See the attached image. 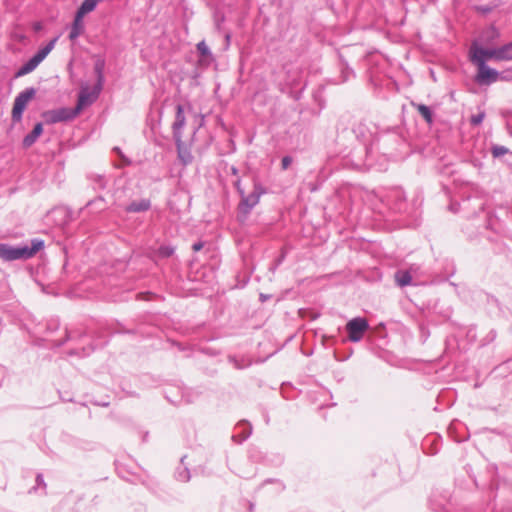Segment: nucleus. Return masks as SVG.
Returning a JSON list of instances; mask_svg holds the SVG:
<instances>
[{"mask_svg": "<svg viewBox=\"0 0 512 512\" xmlns=\"http://www.w3.org/2000/svg\"><path fill=\"white\" fill-rule=\"evenodd\" d=\"M44 248V240L40 238L31 239L30 245L12 246L0 242V259L3 261L27 260Z\"/></svg>", "mask_w": 512, "mask_h": 512, "instance_id": "f257e3e1", "label": "nucleus"}, {"mask_svg": "<svg viewBox=\"0 0 512 512\" xmlns=\"http://www.w3.org/2000/svg\"><path fill=\"white\" fill-rule=\"evenodd\" d=\"M266 193V189L259 182H254L253 191L250 194L245 192L240 196L241 200L238 204L239 213L247 216L252 209L259 203L260 197Z\"/></svg>", "mask_w": 512, "mask_h": 512, "instance_id": "f03ea898", "label": "nucleus"}, {"mask_svg": "<svg viewBox=\"0 0 512 512\" xmlns=\"http://www.w3.org/2000/svg\"><path fill=\"white\" fill-rule=\"evenodd\" d=\"M36 89L29 87L20 92L14 99L12 108V121L18 123L22 120L23 112L26 109L28 102L35 96Z\"/></svg>", "mask_w": 512, "mask_h": 512, "instance_id": "7ed1b4c3", "label": "nucleus"}, {"mask_svg": "<svg viewBox=\"0 0 512 512\" xmlns=\"http://www.w3.org/2000/svg\"><path fill=\"white\" fill-rule=\"evenodd\" d=\"M489 59L495 60H504L502 46L498 48H483L476 45L471 47V55L470 60L474 64H480V61L483 60V63L486 64V61Z\"/></svg>", "mask_w": 512, "mask_h": 512, "instance_id": "20e7f679", "label": "nucleus"}, {"mask_svg": "<svg viewBox=\"0 0 512 512\" xmlns=\"http://www.w3.org/2000/svg\"><path fill=\"white\" fill-rule=\"evenodd\" d=\"M369 328L368 321L363 317H356L351 319L346 324V331L348 333V339L351 342H359L362 340L365 332Z\"/></svg>", "mask_w": 512, "mask_h": 512, "instance_id": "39448f33", "label": "nucleus"}, {"mask_svg": "<svg viewBox=\"0 0 512 512\" xmlns=\"http://www.w3.org/2000/svg\"><path fill=\"white\" fill-rule=\"evenodd\" d=\"M103 88L94 85L90 90L88 86H82L78 95L76 110L78 113L87 106L92 105L101 94Z\"/></svg>", "mask_w": 512, "mask_h": 512, "instance_id": "423d86ee", "label": "nucleus"}, {"mask_svg": "<svg viewBox=\"0 0 512 512\" xmlns=\"http://www.w3.org/2000/svg\"><path fill=\"white\" fill-rule=\"evenodd\" d=\"M475 65L478 68L475 81L479 85H490L498 80L499 72L484 64L483 60L480 61V64Z\"/></svg>", "mask_w": 512, "mask_h": 512, "instance_id": "0eeeda50", "label": "nucleus"}, {"mask_svg": "<svg viewBox=\"0 0 512 512\" xmlns=\"http://www.w3.org/2000/svg\"><path fill=\"white\" fill-rule=\"evenodd\" d=\"M79 113L76 108H59L47 112L50 123H58L73 120Z\"/></svg>", "mask_w": 512, "mask_h": 512, "instance_id": "6e6552de", "label": "nucleus"}, {"mask_svg": "<svg viewBox=\"0 0 512 512\" xmlns=\"http://www.w3.org/2000/svg\"><path fill=\"white\" fill-rule=\"evenodd\" d=\"M186 124V117L184 114V108L181 104L176 106L175 121L172 124L173 138L175 142H180L182 138V130Z\"/></svg>", "mask_w": 512, "mask_h": 512, "instance_id": "1a4fd4ad", "label": "nucleus"}, {"mask_svg": "<svg viewBox=\"0 0 512 512\" xmlns=\"http://www.w3.org/2000/svg\"><path fill=\"white\" fill-rule=\"evenodd\" d=\"M353 133L366 148L372 136V132L370 131L369 127L365 123L359 122L353 127Z\"/></svg>", "mask_w": 512, "mask_h": 512, "instance_id": "9d476101", "label": "nucleus"}, {"mask_svg": "<svg viewBox=\"0 0 512 512\" xmlns=\"http://www.w3.org/2000/svg\"><path fill=\"white\" fill-rule=\"evenodd\" d=\"M42 132L43 125L41 122H39L34 126L33 130L23 138L22 146L24 148L31 147L37 141Z\"/></svg>", "mask_w": 512, "mask_h": 512, "instance_id": "9b49d317", "label": "nucleus"}, {"mask_svg": "<svg viewBox=\"0 0 512 512\" xmlns=\"http://www.w3.org/2000/svg\"><path fill=\"white\" fill-rule=\"evenodd\" d=\"M105 59L98 58L94 63V73L96 76V83L94 85L103 88L105 83V76H104V70H105Z\"/></svg>", "mask_w": 512, "mask_h": 512, "instance_id": "f8f14e48", "label": "nucleus"}, {"mask_svg": "<svg viewBox=\"0 0 512 512\" xmlns=\"http://www.w3.org/2000/svg\"><path fill=\"white\" fill-rule=\"evenodd\" d=\"M178 152L179 160L182 162L183 165H188L192 163L193 156L190 152V150L185 147L182 138H180V142H175Z\"/></svg>", "mask_w": 512, "mask_h": 512, "instance_id": "ddd939ff", "label": "nucleus"}, {"mask_svg": "<svg viewBox=\"0 0 512 512\" xmlns=\"http://www.w3.org/2000/svg\"><path fill=\"white\" fill-rule=\"evenodd\" d=\"M84 32V23L83 17H78V14H75L74 21L72 23L69 39L71 41L76 40L82 33Z\"/></svg>", "mask_w": 512, "mask_h": 512, "instance_id": "4468645a", "label": "nucleus"}, {"mask_svg": "<svg viewBox=\"0 0 512 512\" xmlns=\"http://www.w3.org/2000/svg\"><path fill=\"white\" fill-rule=\"evenodd\" d=\"M151 202L148 199H141L140 201H133L125 208L126 212L139 213L149 210Z\"/></svg>", "mask_w": 512, "mask_h": 512, "instance_id": "2eb2a0df", "label": "nucleus"}, {"mask_svg": "<svg viewBox=\"0 0 512 512\" xmlns=\"http://www.w3.org/2000/svg\"><path fill=\"white\" fill-rule=\"evenodd\" d=\"M57 40H58V38L55 37V38L51 39L44 47L40 48L37 51V53L32 57L35 60V62L40 64L47 57V55L53 50Z\"/></svg>", "mask_w": 512, "mask_h": 512, "instance_id": "dca6fc26", "label": "nucleus"}, {"mask_svg": "<svg viewBox=\"0 0 512 512\" xmlns=\"http://www.w3.org/2000/svg\"><path fill=\"white\" fill-rule=\"evenodd\" d=\"M57 40H58V38L55 37V38L51 39L44 47L40 48L37 51V53L32 57L35 60V62L40 64L47 57V55L53 50Z\"/></svg>", "mask_w": 512, "mask_h": 512, "instance_id": "f3484780", "label": "nucleus"}, {"mask_svg": "<svg viewBox=\"0 0 512 512\" xmlns=\"http://www.w3.org/2000/svg\"><path fill=\"white\" fill-rule=\"evenodd\" d=\"M38 65L39 64L35 62L33 58H30L16 71L15 77L19 78L33 72L38 67Z\"/></svg>", "mask_w": 512, "mask_h": 512, "instance_id": "a211bd4d", "label": "nucleus"}, {"mask_svg": "<svg viewBox=\"0 0 512 512\" xmlns=\"http://www.w3.org/2000/svg\"><path fill=\"white\" fill-rule=\"evenodd\" d=\"M97 2L98 0H84L76 12L78 17H84L85 14L92 12L96 8Z\"/></svg>", "mask_w": 512, "mask_h": 512, "instance_id": "6ab92c4d", "label": "nucleus"}, {"mask_svg": "<svg viewBox=\"0 0 512 512\" xmlns=\"http://www.w3.org/2000/svg\"><path fill=\"white\" fill-rule=\"evenodd\" d=\"M395 281L400 287L410 285L412 282V276L408 271H397L395 273Z\"/></svg>", "mask_w": 512, "mask_h": 512, "instance_id": "aec40b11", "label": "nucleus"}, {"mask_svg": "<svg viewBox=\"0 0 512 512\" xmlns=\"http://www.w3.org/2000/svg\"><path fill=\"white\" fill-rule=\"evenodd\" d=\"M491 154L494 158H501L505 155H510L512 157V151L509 150L507 147L493 144L491 146Z\"/></svg>", "mask_w": 512, "mask_h": 512, "instance_id": "412c9836", "label": "nucleus"}, {"mask_svg": "<svg viewBox=\"0 0 512 512\" xmlns=\"http://www.w3.org/2000/svg\"><path fill=\"white\" fill-rule=\"evenodd\" d=\"M416 109L428 124H431L433 122V113L430 107L424 104H418L416 106Z\"/></svg>", "mask_w": 512, "mask_h": 512, "instance_id": "4be33fe9", "label": "nucleus"}, {"mask_svg": "<svg viewBox=\"0 0 512 512\" xmlns=\"http://www.w3.org/2000/svg\"><path fill=\"white\" fill-rule=\"evenodd\" d=\"M252 433L251 425H247L242 431L232 436V440L238 444L243 443Z\"/></svg>", "mask_w": 512, "mask_h": 512, "instance_id": "5701e85b", "label": "nucleus"}, {"mask_svg": "<svg viewBox=\"0 0 512 512\" xmlns=\"http://www.w3.org/2000/svg\"><path fill=\"white\" fill-rule=\"evenodd\" d=\"M86 206L93 209L95 212H100L105 209L106 204L103 197H97L89 201Z\"/></svg>", "mask_w": 512, "mask_h": 512, "instance_id": "b1692460", "label": "nucleus"}, {"mask_svg": "<svg viewBox=\"0 0 512 512\" xmlns=\"http://www.w3.org/2000/svg\"><path fill=\"white\" fill-rule=\"evenodd\" d=\"M116 470L121 478L129 482H136V480L138 479V477L135 474L128 472L123 465H117Z\"/></svg>", "mask_w": 512, "mask_h": 512, "instance_id": "393cba45", "label": "nucleus"}, {"mask_svg": "<svg viewBox=\"0 0 512 512\" xmlns=\"http://www.w3.org/2000/svg\"><path fill=\"white\" fill-rule=\"evenodd\" d=\"M390 197L395 199V201L397 202L396 203L397 209L401 210L402 209V203L406 199L404 191H402L401 189H395V190H393L391 192Z\"/></svg>", "mask_w": 512, "mask_h": 512, "instance_id": "a878e982", "label": "nucleus"}, {"mask_svg": "<svg viewBox=\"0 0 512 512\" xmlns=\"http://www.w3.org/2000/svg\"><path fill=\"white\" fill-rule=\"evenodd\" d=\"M355 76L353 69L348 67L346 63H341L342 82H346Z\"/></svg>", "mask_w": 512, "mask_h": 512, "instance_id": "bb28decb", "label": "nucleus"}, {"mask_svg": "<svg viewBox=\"0 0 512 512\" xmlns=\"http://www.w3.org/2000/svg\"><path fill=\"white\" fill-rule=\"evenodd\" d=\"M176 478L181 482H188L190 480V471L187 467L178 468L176 471Z\"/></svg>", "mask_w": 512, "mask_h": 512, "instance_id": "cd10ccee", "label": "nucleus"}, {"mask_svg": "<svg viewBox=\"0 0 512 512\" xmlns=\"http://www.w3.org/2000/svg\"><path fill=\"white\" fill-rule=\"evenodd\" d=\"M174 247L170 245H162L159 247L158 254L160 257L168 258L174 254Z\"/></svg>", "mask_w": 512, "mask_h": 512, "instance_id": "c85d7f7f", "label": "nucleus"}, {"mask_svg": "<svg viewBox=\"0 0 512 512\" xmlns=\"http://www.w3.org/2000/svg\"><path fill=\"white\" fill-rule=\"evenodd\" d=\"M485 115V111H480L479 113L472 115L470 118V124L472 126L480 125L483 122Z\"/></svg>", "mask_w": 512, "mask_h": 512, "instance_id": "c756f323", "label": "nucleus"}, {"mask_svg": "<svg viewBox=\"0 0 512 512\" xmlns=\"http://www.w3.org/2000/svg\"><path fill=\"white\" fill-rule=\"evenodd\" d=\"M197 51L200 53L201 56L208 57L211 56V51L209 47L206 45L205 41H200L197 44Z\"/></svg>", "mask_w": 512, "mask_h": 512, "instance_id": "7c9ffc66", "label": "nucleus"}, {"mask_svg": "<svg viewBox=\"0 0 512 512\" xmlns=\"http://www.w3.org/2000/svg\"><path fill=\"white\" fill-rule=\"evenodd\" d=\"M36 485L32 488L33 491H38V489L46 490V483L44 481L43 475L41 473L36 476Z\"/></svg>", "mask_w": 512, "mask_h": 512, "instance_id": "2f4dec72", "label": "nucleus"}, {"mask_svg": "<svg viewBox=\"0 0 512 512\" xmlns=\"http://www.w3.org/2000/svg\"><path fill=\"white\" fill-rule=\"evenodd\" d=\"M502 52L504 60H512V41L502 45Z\"/></svg>", "mask_w": 512, "mask_h": 512, "instance_id": "473e14b6", "label": "nucleus"}, {"mask_svg": "<svg viewBox=\"0 0 512 512\" xmlns=\"http://www.w3.org/2000/svg\"><path fill=\"white\" fill-rule=\"evenodd\" d=\"M293 159L291 156H284L281 160V166L283 170L288 169V167L291 165Z\"/></svg>", "mask_w": 512, "mask_h": 512, "instance_id": "72a5a7b5", "label": "nucleus"}, {"mask_svg": "<svg viewBox=\"0 0 512 512\" xmlns=\"http://www.w3.org/2000/svg\"><path fill=\"white\" fill-rule=\"evenodd\" d=\"M286 258V252L282 249L280 255L275 259L276 266H280Z\"/></svg>", "mask_w": 512, "mask_h": 512, "instance_id": "f704fd0d", "label": "nucleus"}, {"mask_svg": "<svg viewBox=\"0 0 512 512\" xmlns=\"http://www.w3.org/2000/svg\"><path fill=\"white\" fill-rule=\"evenodd\" d=\"M203 247H204V242H202V241H198V242H196V243H194V244H193L192 249H193V251L198 252V251H200Z\"/></svg>", "mask_w": 512, "mask_h": 512, "instance_id": "c9c22d12", "label": "nucleus"}, {"mask_svg": "<svg viewBox=\"0 0 512 512\" xmlns=\"http://www.w3.org/2000/svg\"><path fill=\"white\" fill-rule=\"evenodd\" d=\"M234 186H235V188H236V190H237V192L239 193L240 196L245 192L244 189L241 186V181L240 180H237L235 182Z\"/></svg>", "mask_w": 512, "mask_h": 512, "instance_id": "e433bc0d", "label": "nucleus"}, {"mask_svg": "<svg viewBox=\"0 0 512 512\" xmlns=\"http://www.w3.org/2000/svg\"><path fill=\"white\" fill-rule=\"evenodd\" d=\"M229 361H230V362H232V363H234V365H235V367H236V368H238V369H240V368H241V366L238 364V362H237V360H236V358H235V357H229Z\"/></svg>", "mask_w": 512, "mask_h": 512, "instance_id": "4c0bfd02", "label": "nucleus"}, {"mask_svg": "<svg viewBox=\"0 0 512 512\" xmlns=\"http://www.w3.org/2000/svg\"><path fill=\"white\" fill-rule=\"evenodd\" d=\"M230 39H231V35H230V33H227V34L225 35V40H226V44H227V46L230 44Z\"/></svg>", "mask_w": 512, "mask_h": 512, "instance_id": "58836bf2", "label": "nucleus"}, {"mask_svg": "<svg viewBox=\"0 0 512 512\" xmlns=\"http://www.w3.org/2000/svg\"><path fill=\"white\" fill-rule=\"evenodd\" d=\"M279 266H276V262L270 267V271L274 273Z\"/></svg>", "mask_w": 512, "mask_h": 512, "instance_id": "ea45409f", "label": "nucleus"}, {"mask_svg": "<svg viewBox=\"0 0 512 512\" xmlns=\"http://www.w3.org/2000/svg\"><path fill=\"white\" fill-rule=\"evenodd\" d=\"M390 136H391L394 140H396V141H399V140H400V137H399L397 134H395V133L391 134Z\"/></svg>", "mask_w": 512, "mask_h": 512, "instance_id": "a19ab883", "label": "nucleus"}, {"mask_svg": "<svg viewBox=\"0 0 512 512\" xmlns=\"http://www.w3.org/2000/svg\"><path fill=\"white\" fill-rule=\"evenodd\" d=\"M231 172L233 175H236L238 173V169L236 167H232Z\"/></svg>", "mask_w": 512, "mask_h": 512, "instance_id": "79ce46f5", "label": "nucleus"}, {"mask_svg": "<svg viewBox=\"0 0 512 512\" xmlns=\"http://www.w3.org/2000/svg\"><path fill=\"white\" fill-rule=\"evenodd\" d=\"M260 299H261V301H265L266 299H268V296L264 295V294H261L260 295Z\"/></svg>", "mask_w": 512, "mask_h": 512, "instance_id": "37998d69", "label": "nucleus"}, {"mask_svg": "<svg viewBox=\"0 0 512 512\" xmlns=\"http://www.w3.org/2000/svg\"><path fill=\"white\" fill-rule=\"evenodd\" d=\"M94 348H90L88 352L85 351V349H83V354L82 356H86V355H89L90 351L93 350Z\"/></svg>", "mask_w": 512, "mask_h": 512, "instance_id": "c03bdc74", "label": "nucleus"}, {"mask_svg": "<svg viewBox=\"0 0 512 512\" xmlns=\"http://www.w3.org/2000/svg\"><path fill=\"white\" fill-rule=\"evenodd\" d=\"M98 405L106 407V406H108V405H109V403H107V402H102V403H98Z\"/></svg>", "mask_w": 512, "mask_h": 512, "instance_id": "a18cd8bd", "label": "nucleus"}, {"mask_svg": "<svg viewBox=\"0 0 512 512\" xmlns=\"http://www.w3.org/2000/svg\"><path fill=\"white\" fill-rule=\"evenodd\" d=\"M244 425H245V424L240 423V424H238L237 428L239 429V428H241V427H242V426H244Z\"/></svg>", "mask_w": 512, "mask_h": 512, "instance_id": "49530a36", "label": "nucleus"}, {"mask_svg": "<svg viewBox=\"0 0 512 512\" xmlns=\"http://www.w3.org/2000/svg\"><path fill=\"white\" fill-rule=\"evenodd\" d=\"M177 347H178L180 350H183V347L181 346V344H177Z\"/></svg>", "mask_w": 512, "mask_h": 512, "instance_id": "de8ad7c7", "label": "nucleus"}]
</instances>
